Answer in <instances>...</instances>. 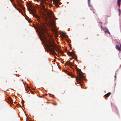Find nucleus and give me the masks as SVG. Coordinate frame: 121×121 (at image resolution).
I'll return each mask as SVG.
<instances>
[{
  "instance_id": "6",
  "label": "nucleus",
  "mask_w": 121,
  "mask_h": 121,
  "mask_svg": "<svg viewBox=\"0 0 121 121\" xmlns=\"http://www.w3.org/2000/svg\"><path fill=\"white\" fill-rule=\"evenodd\" d=\"M103 29L105 33L107 32H108V30L106 27L103 28Z\"/></svg>"
},
{
  "instance_id": "8",
  "label": "nucleus",
  "mask_w": 121,
  "mask_h": 121,
  "mask_svg": "<svg viewBox=\"0 0 121 121\" xmlns=\"http://www.w3.org/2000/svg\"><path fill=\"white\" fill-rule=\"evenodd\" d=\"M121 0H117V3L119 7H120L121 4Z\"/></svg>"
},
{
  "instance_id": "17",
  "label": "nucleus",
  "mask_w": 121,
  "mask_h": 121,
  "mask_svg": "<svg viewBox=\"0 0 121 121\" xmlns=\"http://www.w3.org/2000/svg\"><path fill=\"white\" fill-rule=\"evenodd\" d=\"M24 101L23 100H22V105L23 106V104L24 103Z\"/></svg>"
},
{
  "instance_id": "16",
  "label": "nucleus",
  "mask_w": 121,
  "mask_h": 121,
  "mask_svg": "<svg viewBox=\"0 0 121 121\" xmlns=\"http://www.w3.org/2000/svg\"><path fill=\"white\" fill-rule=\"evenodd\" d=\"M88 4L89 5V7H92L93 6L92 5H91L90 3Z\"/></svg>"
},
{
  "instance_id": "10",
  "label": "nucleus",
  "mask_w": 121,
  "mask_h": 121,
  "mask_svg": "<svg viewBox=\"0 0 121 121\" xmlns=\"http://www.w3.org/2000/svg\"><path fill=\"white\" fill-rule=\"evenodd\" d=\"M61 33L62 34V36L63 37H65V34L64 32H62Z\"/></svg>"
},
{
  "instance_id": "13",
  "label": "nucleus",
  "mask_w": 121,
  "mask_h": 121,
  "mask_svg": "<svg viewBox=\"0 0 121 121\" xmlns=\"http://www.w3.org/2000/svg\"><path fill=\"white\" fill-rule=\"evenodd\" d=\"M8 100L11 103H12L13 102V100L12 99H11L10 98H9L8 99Z\"/></svg>"
},
{
  "instance_id": "29",
  "label": "nucleus",
  "mask_w": 121,
  "mask_h": 121,
  "mask_svg": "<svg viewBox=\"0 0 121 121\" xmlns=\"http://www.w3.org/2000/svg\"><path fill=\"white\" fill-rule=\"evenodd\" d=\"M49 96H50V97H51V95H50Z\"/></svg>"
},
{
  "instance_id": "4",
  "label": "nucleus",
  "mask_w": 121,
  "mask_h": 121,
  "mask_svg": "<svg viewBox=\"0 0 121 121\" xmlns=\"http://www.w3.org/2000/svg\"><path fill=\"white\" fill-rule=\"evenodd\" d=\"M67 53L69 56L73 55V58H74L75 60H76L77 62V56L74 52L68 51Z\"/></svg>"
},
{
  "instance_id": "9",
  "label": "nucleus",
  "mask_w": 121,
  "mask_h": 121,
  "mask_svg": "<svg viewBox=\"0 0 121 121\" xmlns=\"http://www.w3.org/2000/svg\"><path fill=\"white\" fill-rule=\"evenodd\" d=\"M67 74H69L71 76V77L72 78H74L75 77V76L71 74L69 72H68L67 73Z\"/></svg>"
},
{
  "instance_id": "21",
  "label": "nucleus",
  "mask_w": 121,
  "mask_h": 121,
  "mask_svg": "<svg viewBox=\"0 0 121 121\" xmlns=\"http://www.w3.org/2000/svg\"><path fill=\"white\" fill-rule=\"evenodd\" d=\"M66 64H69V62H68V61H67L66 62Z\"/></svg>"
},
{
  "instance_id": "27",
  "label": "nucleus",
  "mask_w": 121,
  "mask_h": 121,
  "mask_svg": "<svg viewBox=\"0 0 121 121\" xmlns=\"http://www.w3.org/2000/svg\"><path fill=\"white\" fill-rule=\"evenodd\" d=\"M54 105H56V104H54Z\"/></svg>"
},
{
  "instance_id": "20",
  "label": "nucleus",
  "mask_w": 121,
  "mask_h": 121,
  "mask_svg": "<svg viewBox=\"0 0 121 121\" xmlns=\"http://www.w3.org/2000/svg\"><path fill=\"white\" fill-rule=\"evenodd\" d=\"M88 4L90 3V0H88Z\"/></svg>"
},
{
  "instance_id": "24",
  "label": "nucleus",
  "mask_w": 121,
  "mask_h": 121,
  "mask_svg": "<svg viewBox=\"0 0 121 121\" xmlns=\"http://www.w3.org/2000/svg\"><path fill=\"white\" fill-rule=\"evenodd\" d=\"M120 48H121V43L120 44Z\"/></svg>"
},
{
  "instance_id": "15",
  "label": "nucleus",
  "mask_w": 121,
  "mask_h": 121,
  "mask_svg": "<svg viewBox=\"0 0 121 121\" xmlns=\"http://www.w3.org/2000/svg\"><path fill=\"white\" fill-rule=\"evenodd\" d=\"M23 80H19V82H20L21 83H22L23 84H24V83L23 82Z\"/></svg>"
},
{
  "instance_id": "2",
  "label": "nucleus",
  "mask_w": 121,
  "mask_h": 121,
  "mask_svg": "<svg viewBox=\"0 0 121 121\" xmlns=\"http://www.w3.org/2000/svg\"><path fill=\"white\" fill-rule=\"evenodd\" d=\"M42 14L46 16V14L49 19L48 23L50 26L52 28V30L55 33L56 37L58 36L57 30L55 28L56 26L54 23V16L51 10H48L47 8H39Z\"/></svg>"
},
{
  "instance_id": "5",
  "label": "nucleus",
  "mask_w": 121,
  "mask_h": 121,
  "mask_svg": "<svg viewBox=\"0 0 121 121\" xmlns=\"http://www.w3.org/2000/svg\"><path fill=\"white\" fill-rule=\"evenodd\" d=\"M53 4L57 7H59V5L57 3L58 2V0H53Z\"/></svg>"
},
{
  "instance_id": "25",
  "label": "nucleus",
  "mask_w": 121,
  "mask_h": 121,
  "mask_svg": "<svg viewBox=\"0 0 121 121\" xmlns=\"http://www.w3.org/2000/svg\"><path fill=\"white\" fill-rule=\"evenodd\" d=\"M108 32L109 34H110V33L108 31V32Z\"/></svg>"
},
{
  "instance_id": "11",
  "label": "nucleus",
  "mask_w": 121,
  "mask_h": 121,
  "mask_svg": "<svg viewBox=\"0 0 121 121\" xmlns=\"http://www.w3.org/2000/svg\"><path fill=\"white\" fill-rule=\"evenodd\" d=\"M111 95V93L110 92H108L106 94L105 96L106 97H108Z\"/></svg>"
},
{
  "instance_id": "19",
  "label": "nucleus",
  "mask_w": 121,
  "mask_h": 121,
  "mask_svg": "<svg viewBox=\"0 0 121 121\" xmlns=\"http://www.w3.org/2000/svg\"><path fill=\"white\" fill-rule=\"evenodd\" d=\"M68 65L71 66H73V65L72 63L71 62H69V64Z\"/></svg>"
},
{
  "instance_id": "12",
  "label": "nucleus",
  "mask_w": 121,
  "mask_h": 121,
  "mask_svg": "<svg viewBox=\"0 0 121 121\" xmlns=\"http://www.w3.org/2000/svg\"><path fill=\"white\" fill-rule=\"evenodd\" d=\"M17 10L20 13H22V10L21 9H20V8H17Z\"/></svg>"
},
{
  "instance_id": "23",
  "label": "nucleus",
  "mask_w": 121,
  "mask_h": 121,
  "mask_svg": "<svg viewBox=\"0 0 121 121\" xmlns=\"http://www.w3.org/2000/svg\"><path fill=\"white\" fill-rule=\"evenodd\" d=\"M22 8L23 9V11H24L25 8Z\"/></svg>"
},
{
  "instance_id": "31",
  "label": "nucleus",
  "mask_w": 121,
  "mask_h": 121,
  "mask_svg": "<svg viewBox=\"0 0 121 121\" xmlns=\"http://www.w3.org/2000/svg\"><path fill=\"white\" fill-rule=\"evenodd\" d=\"M22 8H24L25 7H22Z\"/></svg>"
},
{
  "instance_id": "30",
  "label": "nucleus",
  "mask_w": 121,
  "mask_h": 121,
  "mask_svg": "<svg viewBox=\"0 0 121 121\" xmlns=\"http://www.w3.org/2000/svg\"><path fill=\"white\" fill-rule=\"evenodd\" d=\"M42 8H44V7H43Z\"/></svg>"
},
{
  "instance_id": "26",
  "label": "nucleus",
  "mask_w": 121,
  "mask_h": 121,
  "mask_svg": "<svg viewBox=\"0 0 121 121\" xmlns=\"http://www.w3.org/2000/svg\"><path fill=\"white\" fill-rule=\"evenodd\" d=\"M69 59H71V60L72 59L71 58H69Z\"/></svg>"
},
{
  "instance_id": "14",
  "label": "nucleus",
  "mask_w": 121,
  "mask_h": 121,
  "mask_svg": "<svg viewBox=\"0 0 121 121\" xmlns=\"http://www.w3.org/2000/svg\"><path fill=\"white\" fill-rule=\"evenodd\" d=\"M28 5L29 8H32V5L31 4H28Z\"/></svg>"
},
{
  "instance_id": "1",
  "label": "nucleus",
  "mask_w": 121,
  "mask_h": 121,
  "mask_svg": "<svg viewBox=\"0 0 121 121\" xmlns=\"http://www.w3.org/2000/svg\"><path fill=\"white\" fill-rule=\"evenodd\" d=\"M27 8L28 9L30 12L31 13L34 17L37 18V21L38 22V24L36 25L37 27L35 28L37 29H39L40 31V35L41 37L46 40V42L47 47L49 51L51 52L52 54L55 55H56V53L54 50V49L58 53H60L61 51L55 43L53 39H51L47 40L46 37V33H47L48 29L40 22V17L35 13L36 12L35 9H33V8Z\"/></svg>"
},
{
  "instance_id": "18",
  "label": "nucleus",
  "mask_w": 121,
  "mask_h": 121,
  "mask_svg": "<svg viewBox=\"0 0 121 121\" xmlns=\"http://www.w3.org/2000/svg\"><path fill=\"white\" fill-rule=\"evenodd\" d=\"M118 11L119 12V15H120L121 13V11L120 9H118Z\"/></svg>"
},
{
  "instance_id": "28",
  "label": "nucleus",
  "mask_w": 121,
  "mask_h": 121,
  "mask_svg": "<svg viewBox=\"0 0 121 121\" xmlns=\"http://www.w3.org/2000/svg\"><path fill=\"white\" fill-rule=\"evenodd\" d=\"M51 6L50 7V8L51 7H52V6Z\"/></svg>"
},
{
  "instance_id": "22",
  "label": "nucleus",
  "mask_w": 121,
  "mask_h": 121,
  "mask_svg": "<svg viewBox=\"0 0 121 121\" xmlns=\"http://www.w3.org/2000/svg\"><path fill=\"white\" fill-rule=\"evenodd\" d=\"M34 0L35 1H37L38 2L40 0Z\"/></svg>"
},
{
  "instance_id": "32",
  "label": "nucleus",
  "mask_w": 121,
  "mask_h": 121,
  "mask_svg": "<svg viewBox=\"0 0 121 121\" xmlns=\"http://www.w3.org/2000/svg\"><path fill=\"white\" fill-rule=\"evenodd\" d=\"M74 60H73V62H74Z\"/></svg>"
},
{
  "instance_id": "7",
  "label": "nucleus",
  "mask_w": 121,
  "mask_h": 121,
  "mask_svg": "<svg viewBox=\"0 0 121 121\" xmlns=\"http://www.w3.org/2000/svg\"><path fill=\"white\" fill-rule=\"evenodd\" d=\"M116 49L118 50L119 51H121L120 48L119 46L116 45Z\"/></svg>"
},
{
  "instance_id": "3",
  "label": "nucleus",
  "mask_w": 121,
  "mask_h": 121,
  "mask_svg": "<svg viewBox=\"0 0 121 121\" xmlns=\"http://www.w3.org/2000/svg\"><path fill=\"white\" fill-rule=\"evenodd\" d=\"M77 73L79 76V77H77L75 78L77 80H78L79 81H77V82L78 84L81 85L82 79H84V77L82 74V72L81 70L79 69H77Z\"/></svg>"
}]
</instances>
